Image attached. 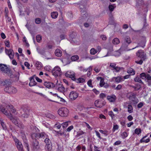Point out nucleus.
I'll list each match as a JSON object with an SVG mask.
<instances>
[{
    "label": "nucleus",
    "mask_w": 151,
    "mask_h": 151,
    "mask_svg": "<svg viewBox=\"0 0 151 151\" xmlns=\"http://www.w3.org/2000/svg\"><path fill=\"white\" fill-rule=\"evenodd\" d=\"M6 108L7 109V111L5 109L3 108L2 106H0V110L3 114L10 119L13 123L19 128H23L24 127V125L19 120V119L17 117H13L11 113L12 112L15 115H17V112L13 106L11 105H7Z\"/></svg>",
    "instance_id": "obj_1"
},
{
    "label": "nucleus",
    "mask_w": 151,
    "mask_h": 151,
    "mask_svg": "<svg viewBox=\"0 0 151 151\" xmlns=\"http://www.w3.org/2000/svg\"><path fill=\"white\" fill-rule=\"evenodd\" d=\"M140 77L145 81L148 86H151V76L150 74L142 73L140 74Z\"/></svg>",
    "instance_id": "obj_2"
},
{
    "label": "nucleus",
    "mask_w": 151,
    "mask_h": 151,
    "mask_svg": "<svg viewBox=\"0 0 151 151\" xmlns=\"http://www.w3.org/2000/svg\"><path fill=\"white\" fill-rule=\"evenodd\" d=\"M0 70L9 76H11L12 75L11 70L5 65L0 64Z\"/></svg>",
    "instance_id": "obj_3"
},
{
    "label": "nucleus",
    "mask_w": 151,
    "mask_h": 151,
    "mask_svg": "<svg viewBox=\"0 0 151 151\" xmlns=\"http://www.w3.org/2000/svg\"><path fill=\"white\" fill-rule=\"evenodd\" d=\"M58 114L61 116H67L69 113L68 110L66 108L62 107L59 109L58 111Z\"/></svg>",
    "instance_id": "obj_4"
},
{
    "label": "nucleus",
    "mask_w": 151,
    "mask_h": 151,
    "mask_svg": "<svg viewBox=\"0 0 151 151\" xmlns=\"http://www.w3.org/2000/svg\"><path fill=\"white\" fill-rule=\"evenodd\" d=\"M52 73L55 77L60 76L62 74L60 68L58 66H55L52 70Z\"/></svg>",
    "instance_id": "obj_5"
},
{
    "label": "nucleus",
    "mask_w": 151,
    "mask_h": 151,
    "mask_svg": "<svg viewBox=\"0 0 151 151\" xmlns=\"http://www.w3.org/2000/svg\"><path fill=\"white\" fill-rule=\"evenodd\" d=\"M56 89H57L58 91L60 92L63 93L65 92V88L63 86L60 82H58L57 81V82L55 84V87Z\"/></svg>",
    "instance_id": "obj_6"
},
{
    "label": "nucleus",
    "mask_w": 151,
    "mask_h": 151,
    "mask_svg": "<svg viewBox=\"0 0 151 151\" xmlns=\"http://www.w3.org/2000/svg\"><path fill=\"white\" fill-rule=\"evenodd\" d=\"M4 90L6 92L14 94L17 92V90L14 87H6Z\"/></svg>",
    "instance_id": "obj_7"
},
{
    "label": "nucleus",
    "mask_w": 151,
    "mask_h": 151,
    "mask_svg": "<svg viewBox=\"0 0 151 151\" xmlns=\"http://www.w3.org/2000/svg\"><path fill=\"white\" fill-rule=\"evenodd\" d=\"M30 80L29 86H35L37 83L36 81H38V77L34 75L30 78Z\"/></svg>",
    "instance_id": "obj_8"
},
{
    "label": "nucleus",
    "mask_w": 151,
    "mask_h": 151,
    "mask_svg": "<svg viewBox=\"0 0 151 151\" xmlns=\"http://www.w3.org/2000/svg\"><path fill=\"white\" fill-rule=\"evenodd\" d=\"M65 75L66 77L71 78L73 81L76 79L75 74L73 71H67L65 73Z\"/></svg>",
    "instance_id": "obj_9"
},
{
    "label": "nucleus",
    "mask_w": 151,
    "mask_h": 151,
    "mask_svg": "<svg viewBox=\"0 0 151 151\" xmlns=\"http://www.w3.org/2000/svg\"><path fill=\"white\" fill-rule=\"evenodd\" d=\"M20 111V113L22 114L21 117L22 118H27L28 117L29 111L28 110L21 109Z\"/></svg>",
    "instance_id": "obj_10"
},
{
    "label": "nucleus",
    "mask_w": 151,
    "mask_h": 151,
    "mask_svg": "<svg viewBox=\"0 0 151 151\" xmlns=\"http://www.w3.org/2000/svg\"><path fill=\"white\" fill-rule=\"evenodd\" d=\"M78 93L75 91H72L69 94V98L72 100H75L78 96Z\"/></svg>",
    "instance_id": "obj_11"
},
{
    "label": "nucleus",
    "mask_w": 151,
    "mask_h": 151,
    "mask_svg": "<svg viewBox=\"0 0 151 151\" xmlns=\"http://www.w3.org/2000/svg\"><path fill=\"white\" fill-rule=\"evenodd\" d=\"M131 42L132 41L130 37L129 36H127L124 39L122 46L123 47H127Z\"/></svg>",
    "instance_id": "obj_12"
},
{
    "label": "nucleus",
    "mask_w": 151,
    "mask_h": 151,
    "mask_svg": "<svg viewBox=\"0 0 151 151\" xmlns=\"http://www.w3.org/2000/svg\"><path fill=\"white\" fill-rule=\"evenodd\" d=\"M105 102L104 101H100L97 100L95 101V106L98 108H101L105 105Z\"/></svg>",
    "instance_id": "obj_13"
},
{
    "label": "nucleus",
    "mask_w": 151,
    "mask_h": 151,
    "mask_svg": "<svg viewBox=\"0 0 151 151\" xmlns=\"http://www.w3.org/2000/svg\"><path fill=\"white\" fill-rule=\"evenodd\" d=\"M6 53L8 55L11 59H13L14 55V52L12 49L8 50L5 49Z\"/></svg>",
    "instance_id": "obj_14"
},
{
    "label": "nucleus",
    "mask_w": 151,
    "mask_h": 151,
    "mask_svg": "<svg viewBox=\"0 0 151 151\" xmlns=\"http://www.w3.org/2000/svg\"><path fill=\"white\" fill-rule=\"evenodd\" d=\"M137 56L140 58H144L145 57V54L143 51L142 50H139L137 52Z\"/></svg>",
    "instance_id": "obj_15"
},
{
    "label": "nucleus",
    "mask_w": 151,
    "mask_h": 151,
    "mask_svg": "<svg viewBox=\"0 0 151 151\" xmlns=\"http://www.w3.org/2000/svg\"><path fill=\"white\" fill-rule=\"evenodd\" d=\"M44 85L47 88H49L55 87V85H54L53 83L50 82H45Z\"/></svg>",
    "instance_id": "obj_16"
},
{
    "label": "nucleus",
    "mask_w": 151,
    "mask_h": 151,
    "mask_svg": "<svg viewBox=\"0 0 151 151\" xmlns=\"http://www.w3.org/2000/svg\"><path fill=\"white\" fill-rule=\"evenodd\" d=\"M113 80L115 82L117 83L124 81V79L121 76H118L116 77H114L113 78Z\"/></svg>",
    "instance_id": "obj_17"
},
{
    "label": "nucleus",
    "mask_w": 151,
    "mask_h": 151,
    "mask_svg": "<svg viewBox=\"0 0 151 151\" xmlns=\"http://www.w3.org/2000/svg\"><path fill=\"white\" fill-rule=\"evenodd\" d=\"M116 99V96L114 95L108 96H107V99L110 102H114Z\"/></svg>",
    "instance_id": "obj_18"
},
{
    "label": "nucleus",
    "mask_w": 151,
    "mask_h": 151,
    "mask_svg": "<svg viewBox=\"0 0 151 151\" xmlns=\"http://www.w3.org/2000/svg\"><path fill=\"white\" fill-rule=\"evenodd\" d=\"M136 96L135 95L134 93H132L129 96V99L132 101L134 103H136L137 102L136 101Z\"/></svg>",
    "instance_id": "obj_19"
},
{
    "label": "nucleus",
    "mask_w": 151,
    "mask_h": 151,
    "mask_svg": "<svg viewBox=\"0 0 151 151\" xmlns=\"http://www.w3.org/2000/svg\"><path fill=\"white\" fill-rule=\"evenodd\" d=\"M55 55L58 57H60L62 55V52L59 49H56L55 51Z\"/></svg>",
    "instance_id": "obj_20"
},
{
    "label": "nucleus",
    "mask_w": 151,
    "mask_h": 151,
    "mask_svg": "<svg viewBox=\"0 0 151 151\" xmlns=\"http://www.w3.org/2000/svg\"><path fill=\"white\" fill-rule=\"evenodd\" d=\"M13 138L14 141L15 142V144L16 146L18 145H20L22 144L21 142H20L15 137L13 136Z\"/></svg>",
    "instance_id": "obj_21"
},
{
    "label": "nucleus",
    "mask_w": 151,
    "mask_h": 151,
    "mask_svg": "<svg viewBox=\"0 0 151 151\" xmlns=\"http://www.w3.org/2000/svg\"><path fill=\"white\" fill-rule=\"evenodd\" d=\"M97 79L99 80H100L99 85L101 87H103L105 84L104 80L101 77H97Z\"/></svg>",
    "instance_id": "obj_22"
},
{
    "label": "nucleus",
    "mask_w": 151,
    "mask_h": 151,
    "mask_svg": "<svg viewBox=\"0 0 151 151\" xmlns=\"http://www.w3.org/2000/svg\"><path fill=\"white\" fill-rule=\"evenodd\" d=\"M11 84L10 81L9 80H6L3 81L1 83L2 86H9Z\"/></svg>",
    "instance_id": "obj_23"
},
{
    "label": "nucleus",
    "mask_w": 151,
    "mask_h": 151,
    "mask_svg": "<svg viewBox=\"0 0 151 151\" xmlns=\"http://www.w3.org/2000/svg\"><path fill=\"white\" fill-rule=\"evenodd\" d=\"M127 72L131 75H134L135 74L134 70L131 68H129L128 69Z\"/></svg>",
    "instance_id": "obj_24"
},
{
    "label": "nucleus",
    "mask_w": 151,
    "mask_h": 151,
    "mask_svg": "<svg viewBox=\"0 0 151 151\" xmlns=\"http://www.w3.org/2000/svg\"><path fill=\"white\" fill-rule=\"evenodd\" d=\"M141 78L140 77H139L138 76H137L134 79V80L135 82H139L140 83L144 84L143 82L141 80Z\"/></svg>",
    "instance_id": "obj_25"
},
{
    "label": "nucleus",
    "mask_w": 151,
    "mask_h": 151,
    "mask_svg": "<svg viewBox=\"0 0 151 151\" xmlns=\"http://www.w3.org/2000/svg\"><path fill=\"white\" fill-rule=\"evenodd\" d=\"M51 17L53 19L57 18L58 15V13L57 12H52L51 14Z\"/></svg>",
    "instance_id": "obj_26"
},
{
    "label": "nucleus",
    "mask_w": 151,
    "mask_h": 151,
    "mask_svg": "<svg viewBox=\"0 0 151 151\" xmlns=\"http://www.w3.org/2000/svg\"><path fill=\"white\" fill-rule=\"evenodd\" d=\"M45 116L48 118H50L52 119H54L55 118V116L53 114H52L50 113H47L45 114Z\"/></svg>",
    "instance_id": "obj_27"
},
{
    "label": "nucleus",
    "mask_w": 151,
    "mask_h": 151,
    "mask_svg": "<svg viewBox=\"0 0 151 151\" xmlns=\"http://www.w3.org/2000/svg\"><path fill=\"white\" fill-rule=\"evenodd\" d=\"M51 144H47L45 146L46 151H51L52 149Z\"/></svg>",
    "instance_id": "obj_28"
},
{
    "label": "nucleus",
    "mask_w": 151,
    "mask_h": 151,
    "mask_svg": "<svg viewBox=\"0 0 151 151\" xmlns=\"http://www.w3.org/2000/svg\"><path fill=\"white\" fill-rule=\"evenodd\" d=\"M120 42L119 39L117 38H115L112 41V43L114 44L117 45L119 44Z\"/></svg>",
    "instance_id": "obj_29"
},
{
    "label": "nucleus",
    "mask_w": 151,
    "mask_h": 151,
    "mask_svg": "<svg viewBox=\"0 0 151 151\" xmlns=\"http://www.w3.org/2000/svg\"><path fill=\"white\" fill-rule=\"evenodd\" d=\"M128 134L126 132L122 133L121 134L122 138L124 139L126 138L128 136Z\"/></svg>",
    "instance_id": "obj_30"
},
{
    "label": "nucleus",
    "mask_w": 151,
    "mask_h": 151,
    "mask_svg": "<svg viewBox=\"0 0 151 151\" xmlns=\"http://www.w3.org/2000/svg\"><path fill=\"white\" fill-rule=\"evenodd\" d=\"M47 137L48 136L44 132L40 133L39 134V137L45 139V137Z\"/></svg>",
    "instance_id": "obj_31"
},
{
    "label": "nucleus",
    "mask_w": 151,
    "mask_h": 151,
    "mask_svg": "<svg viewBox=\"0 0 151 151\" xmlns=\"http://www.w3.org/2000/svg\"><path fill=\"white\" fill-rule=\"evenodd\" d=\"M45 140L44 142L45 143H46V145L47 144H51V142L50 140L48 138V137H45Z\"/></svg>",
    "instance_id": "obj_32"
},
{
    "label": "nucleus",
    "mask_w": 151,
    "mask_h": 151,
    "mask_svg": "<svg viewBox=\"0 0 151 151\" xmlns=\"http://www.w3.org/2000/svg\"><path fill=\"white\" fill-rule=\"evenodd\" d=\"M86 134L85 132H83L82 130L79 131L77 132V136L78 137L81 135L84 134L86 135Z\"/></svg>",
    "instance_id": "obj_33"
},
{
    "label": "nucleus",
    "mask_w": 151,
    "mask_h": 151,
    "mask_svg": "<svg viewBox=\"0 0 151 151\" xmlns=\"http://www.w3.org/2000/svg\"><path fill=\"white\" fill-rule=\"evenodd\" d=\"M97 52V50L94 48L91 49L90 51V53L91 55H95Z\"/></svg>",
    "instance_id": "obj_34"
},
{
    "label": "nucleus",
    "mask_w": 151,
    "mask_h": 151,
    "mask_svg": "<svg viewBox=\"0 0 151 151\" xmlns=\"http://www.w3.org/2000/svg\"><path fill=\"white\" fill-rule=\"evenodd\" d=\"M79 58L78 56L77 55H75L71 57V60L73 61H75Z\"/></svg>",
    "instance_id": "obj_35"
},
{
    "label": "nucleus",
    "mask_w": 151,
    "mask_h": 151,
    "mask_svg": "<svg viewBox=\"0 0 151 151\" xmlns=\"http://www.w3.org/2000/svg\"><path fill=\"white\" fill-rule=\"evenodd\" d=\"M128 112L129 113H132L133 111V107L132 105H129L128 106Z\"/></svg>",
    "instance_id": "obj_36"
},
{
    "label": "nucleus",
    "mask_w": 151,
    "mask_h": 151,
    "mask_svg": "<svg viewBox=\"0 0 151 151\" xmlns=\"http://www.w3.org/2000/svg\"><path fill=\"white\" fill-rule=\"evenodd\" d=\"M108 8L109 10L111 12L113 11L115 7L113 5H109Z\"/></svg>",
    "instance_id": "obj_37"
},
{
    "label": "nucleus",
    "mask_w": 151,
    "mask_h": 151,
    "mask_svg": "<svg viewBox=\"0 0 151 151\" xmlns=\"http://www.w3.org/2000/svg\"><path fill=\"white\" fill-rule=\"evenodd\" d=\"M150 141V139L149 138H148L146 139H144V138H142L140 140V142L142 143L143 142H145V143H148Z\"/></svg>",
    "instance_id": "obj_38"
},
{
    "label": "nucleus",
    "mask_w": 151,
    "mask_h": 151,
    "mask_svg": "<svg viewBox=\"0 0 151 151\" xmlns=\"http://www.w3.org/2000/svg\"><path fill=\"white\" fill-rule=\"evenodd\" d=\"M68 122H70L69 121L65 122L61 124V125L63 127V128H65L66 127H67L68 125Z\"/></svg>",
    "instance_id": "obj_39"
},
{
    "label": "nucleus",
    "mask_w": 151,
    "mask_h": 151,
    "mask_svg": "<svg viewBox=\"0 0 151 151\" xmlns=\"http://www.w3.org/2000/svg\"><path fill=\"white\" fill-rule=\"evenodd\" d=\"M141 130L139 128H136L134 130L135 133L137 135L140 134L141 133Z\"/></svg>",
    "instance_id": "obj_40"
},
{
    "label": "nucleus",
    "mask_w": 151,
    "mask_h": 151,
    "mask_svg": "<svg viewBox=\"0 0 151 151\" xmlns=\"http://www.w3.org/2000/svg\"><path fill=\"white\" fill-rule=\"evenodd\" d=\"M37 134H35V133L33 134L32 135V137L33 139L34 140H35V141H36L37 140V139H38L37 138Z\"/></svg>",
    "instance_id": "obj_41"
},
{
    "label": "nucleus",
    "mask_w": 151,
    "mask_h": 151,
    "mask_svg": "<svg viewBox=\"0 0 151 151\" xmlns=\"http://www.w3.org/2000/svg\"><path fill=\"white\" fill-rule=\"evenodd\" d=\"M85 79L82 78H79L77 80L76 82L78 83H82L84 82Z\"/></svg>",
    "instance_id": "obj_42"
},
{
    "label": "nucleus",
    "mask_w": 151,
    "mask_h": 151,
    "mask_svg": "<svg viewBox=\"0 0 151 151\" xmlns=\"http://www.w3.org/2000/svg\"><path fill=\"white\" fill-rule=\"evenodd\" d=\"M16 147L19 151H24L22 144L21 145H18Z\"/></svg>",
    "instance_id": "obj_43"
},
{
    "label": "nucleus",
    "mask_w": 151,
    "mask_h": 151,
    "mask_svg": "<svg viewBox=\"0 0 151 151\" xmlns=\"http://www.w3.org/2000/svg\"><path fill=\"white\" fill-rule=\"evenodd\" d=\"M120 52L119 50L115 51L114 53V55L116 57H118L120 55Z\"/></svg>",
    "instance_id": "obj_44"
},
{
    "label": "nucleus",
    "mask_w": 151,
    "mask_h": 151,
    "mask_svg": "<svg viewBox=\"0 0 151 151\" xmlns=\"http://www.w3.org/2000/svg\"><path fill=\"white\" fill-rule=\"evenodd\" d=\"M0 124L1 125L3 129L4 130H6V129L7 128L4 123V122H1V123Z\"/></svg>",
    "instance_id": "obj_45"
},
{
    "label": "nucleus",
    "mask_w": 151,
    "mask_h": 151,
    "mask_svg": "<svg viewBox=\"0 0 151 151\" xmlns=\"http://www.w3.org/2000/svg\"><path fill=\"white\" fill-rule=\"evenodd\" d=\"M99 131L101 133L104 134L105 135L107 136L109 133H108V131H107L105 130L103 131L102 130H100Z\"/></svg>",
    "instance_id": "obj_46"
},
{
    "label": "nucleus",
    "mask_w": 151,
    "mask_h": 151,
    "mask_svg": "<svg viewBox=\"0 0 151 151\" xmlns=\"http://www.w3.org/2000/svg\"><path fill=\"white\" fill-rule=\"evenodd\" d=\"M109 115L111 116L112 119H113V117L115 116L113 112L112 111H111L109 112Z\"/></svg>",
    "instance_id": "obj_47"
},
{
    "label": "nucleus",
    "mask_w": 151,
    "mask_h": 151,
    "mask_svg": "<svg viewBox=\"0 0 151 151\" xmlns=\"http://www.w3.org/2000/svg\"><path fill=\"white\" fill-rule=\"evenodd\" d=\"M119 128V126L117 125H114L113 127V130L114 132L116 130H117Z\"/></svg>",
    "instance_id": "obj_48"
},
{
    "label": "nucleus",
    "mask_w": 151,
    "mask_h": 151,
    "mask_svg": "<svg viewBox=\"0 0 151 151\" xmlns=\"http://www.w3.org/2000/svg\"><path fill=\"white\" fill-rule=\"evenodd\" d=\"M110 67L114 69L116 67V64L115 63H111L109 65Z\"/></svg>",
    "instance_id": "obj_49"
},
{
    "label": "nucleus",
    "mask_w": 151,
    "mask_h": 151,
    "mask_svg": "<svg viewBox=\"0 0 151 151\" xmlns=\"http://www.w3.org/2000/svg\"><path fill=\"white\" fill-rule=\"evenodd\" d=\"M84 124L88 129L90 130H92V129L91 128L88 124L86 122H83V124L84 125Z\"/></svg>",
    "instance_id": "obj_50"
},
{
    "label": "nucleus",
    "mask_w": 151,
    "mask_h": 151,
    "mask_svg": "<svg viewBox=\"0 0 151 151\" xmlns=\"http://www.w3.org/2000/svg\"><path fill=\"white\" fill-rule=\"evenodd\" d=\"M136 1L138 5L142 4L143 2V0H136Z\"/></svg>",
    "instance_id": "obj_51"
},
{
    "label": "nucleus",
    "mask_w": 151,
    "mask_h": 151,
    "mask_svg": "<svg viewBox=\"0 0 151 151\" xmlns=\"http://www.w3.org/2000/svg\"><path fill=\"white\" fill-rule=\"evenodd\" d=\"M9 41V40H6L5 43L6 47H10Z\"/></svg>",
    "instance_id": "obj_52"
},
{
    "label": "nucleus",
    "mask_w": 151,
    "mask_h": 151,
    "mask_svg": "<svg viewBox=\"0 0 151 151\" xmlns=\"http://www.w3.org/2000/svg\"><path fill=\"white\" fill-rule=\"evenodd\" d=\"M122 86L120 84H119L117 85V87L115 88V89L116 90H119L122 88Z\"/></svg>",
    "instance_id": "obj_53"
},
{
    "label": "nucleus",
    "mask_w": 151,
    "mask_h": 151,
    "mask_svg": "<svg viewBox=\"0 0 151 151\" xmlns=\"http://www.w3.org/2000/svg\"><path fill=\"white\" fill-rule=\"evenodd\" d=\"M88 85L90 87H93V86L92 85V81L91 80H89L87 82Z\"/></svg>",
    "instance_id": "obj_54"
},
{
    "label": "nucleus",
    "mask_w": 151,
    "mask_h": 151,
    "mask_svg": "<svg viewBox=\"0 0 151 151\" xmlns=\"http://www.w3.org/2000/svg\"><path fill=\"white\" fill-rule=\"evenodd\" d=\"M55 127L58 129H60L61 127V125L60 124L57 123L55 124Z\"/></svg>",
    "instance_id": "obj_55"
},
{
    "label": "nucleus",
    "mask_w": 151,
    "mask_h": 151,
    "mask_svg": "<svg viewBox=\"0 0 151 151\" xmlns=\"http://www.w3.org/2000/svg\"><path fill=\"white\" fill-rule=\"evenodd\" d=\"M121 143V141L119 140L116 142L114 144V145H120Z\"/></svg>",
    "instance_id": "obj_56"
},
{
    "label": "nucleus",
    "mask_w": 151,
    "mask_h": 151,
    "mask_svg": "<svg viewBox=\"0 0 151 151\" xmlns=\"http://www.w3.org/2000/svg\"><path fill=\"white\" fill-rule=\"evenodd\" d=\"M79 70L81 71H83L86 72L88 70V69H84V68L82 66L80 67H79Z\"/></svg>",
    "instance_id": "obj_57"
},
{
    "label": "nucleus",
    "mask_w": 151,
    "mask_h": 151,
    "mask_svg": "<svg viewBox=\"0 0 151 151\" xmlns=\"http://www.w3.org/2000/svg\"><path fill=\"white\" fill-rule=\"evenodd\" d=\"M99 96L100 98L103 99L106 97V95L105 94L101 93L100 94Z\"/></svg>",
    "instance_id": "obj_58"
},
{
    "label": "nucleus",
    "mask_w": 151,
    "mask_h": 151,
    "mask_svg": "<svg viewBox=\"0 0 151 151\" xmlns=\"http://www.w3.org/2000/svg\"><path fill=\"white\" fill-rule=\"evenodd\" d=\"M101 38L103 40H106L107 39V37L105 35H101L100 36Z\"/></svg>",
    "instance_id": "obj_59"
},
{
    "label": "nucleus",
    "mask_w": 151,
    "mask_h": 151,
    "mask_svg": "<svg viewBox=\"0 0 151 151\" xmlns=\"http://www.w3.org/2000/svg\"><path fill=\"white\" fill-rule=\"evenodd\" d=\"M135 62L138 64L141 65L142 64L143 61L141 60L139 61L136 60L135 61Z\"/></svg>",
    "instance_id": "obj_60"
},
{
    "label": "nucleus",
    "mask_w": 151,
    "mask_h": 151,
    "mask_svg": "<svg viewBox=\"0 0 151 151\" xmlns=\"http://www.w3.org/2000/svg\"><path fill=\"white\" fill-rule=\"evenodd\" d=\"M127 119L129 121H131L133 119V117L131 115L128 116Z\"/></svg>",
    "instance_id": "obj_61"
},
{
    "label": "nucleus",
    "mask_w": 151,
    "mask_h": 151,
    "mask_svg": "<svg viewBox=\"0 0 151 151\" xmlns=\"http://www.w3.org/2000/svg\"><path fill=\"white\" fill-rule=\"evenodd\" d=\"M94 70L96 72L98 73L100 71V68L99 67H96L94 68Z\"/></svg>",
    "instance_id": "obj_62"
},
{
    "label": "nucleus",
    "mask_w": 151,
    "mask_h": 151,
    "mask_svg": "<svg viewBox=\"0 0 151 151\" xmlns=\"http://www.w3.org/2000/svg\"><path fill=\"white\" fill-rule=\"evenodd\" d=\"M73 128V126L72 125L70 126L68 128L67 130L68 132H70L71 130Z\"/></svg>",
    "instance_id": "obj_63"
},
{
    "label": "nucleus",
    "mask_w": 151,
    "mask_h": 151,
    "mask_svg": "<svg viewBox=\"0 0 151 151\" xmlns=\"http://www.w3.org/2000/svg\"><path fill=\"white\" fill-rule=\"evenodd\" d=\"M143 104L142 102H140L138 104L137 107L139 108H141L143 106Z\"/></svg>",
    "instance_id": "obj_64"
}]
</instances>
